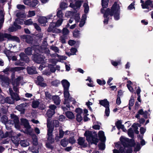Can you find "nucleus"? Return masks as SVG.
I'll use <instances>...</instances> for the list:
<instances>
[{"label": "nucleus", "mask_w": 153, "mask_h": 153, "mask_svg": "<svg viewBox=\"0 0 153 153\" xmlns=\"http://www.w3.org/2000/svg\"><path fill=\"white\" fill-rule=\"evenodd\" d=\"M49 68L50 69V71L52 73H54L56 71V68L53 66V65L52 64H49L48 65Z\"/></svg>", "instance_id": "09e8293b"}, {"label": "nucleus", "mask_w": 153, "mask_h": 153, "mask_svg": "<svg viewBox=\"0 0 153 153\" xmlns=\"http://www.w3.org/2000/svg\"><path fill=\"white\" fill-rule=\"evenodd\" d=\"M60 83V81L58 80H53L51 82V84L52 85L55 87L58 86V85Z\"/></svg>", "instance_id": "c9c22d12"}, {"label": "nucleus", "mask_w": 153, "mask_h": 153, "mask_svg": "<svg viewBox=\"0 0 153 153\" xmlns=\"http://www.w3.org/2000/svg\"><path fill=\"white\" fill-rule=\"evenodd\" d=\"M31 20L32 19H31L27 20L24 22V24L27 25H32L33 24V22Z\"/></svg>", "instance_id": "5fc2aeb1"}, {"label": "nucleus", "mask_w": 153, "mask_h": 153, "mask_svg": "<svg viewBox=\"0 0 153 153\" xmlns=\"http://www.w3.org/2000/svg\"><path fill=\"white\" fill-rule=\"evenodd\" d=\"M10 119L9 120L7 126L8 128V130L11 129L12 127L14 124L15 128L18 129H20L19 118L18 116L14 114H10Z\"/></svg>", "instance_id": "423d86ee"}, {"label": "nucleus", "mask_w": 153, "mask_h": 153, "mask_svg": "<svg viewBox=\"0 0 153 153\" xmlns=\"http://www.w3.org/2000/svg\"><path fill=\"white\" fill-rule=\"evenodd\" d=\"M75 7L77 8H79L81 5V1H76L75 3Z\"/></svg>", "instance_id": "338daca9"}, {"label": "nucleus", "mask_w": 153, "mask_h": 153, "mask_svg": "<svg viewBox=\"0 0 153 153\" xmlns=\"http://www.w3.org/2000/svg\"><path fill=\"white\" fill-rule=\"evenodd\" d=\"M26 70L27 73L29 74L32 75L34 74L37 73V72L36 70V68H34L33 67H27V68Z\"/></svg>", "instance_id": "aec40b11"}, {"label": "nucleus", "mask_w": 153, "mask_h": 153, "mask_svg": "<svg viewBox=\"0 0 153 153\" xmlns=\"http://www.w3.org/2000/svg\"><path fill=\"white\" fill-rule=\"evenodd\" d=\"M28 16L31 17L35 15V13L34 11H29L28 12Z\"/></svg>", "instance_id": "69168bd1"}, {"label": "nucleus", "mask_w": 153, "mask_h": 153, "mask_svg": "<svg viewBox=\"0 0 153 153\" xmlns=\"http://www.w3.org/2000/svg\"><path fill=\"white\" fill-rule=\"evenodd\" d=\"M29 134L32 136V142L33 145L34 146H36L38 144V139L37 138L36 135L32 133L31 132H29Z\"/></svg>", "instance_id": "dca6fc26"}, {"label": "nucleus", "mask_w": 153, "mask_h": 153, "mask_svg": "<svg viewBox=\"0 0 153 153\" xmlns=\"http://www.w3.org/2000/svg\"><path fill=\"white\" fill-rule=\"evenodd\" d=\"M11 96L12 97V100H15L16 101H17L20 100V99L18 95H17L14 93L11 94Z\"/></svg>", "instance_id": "72a5a7b5"}, {"label": "nucleus", "mask_w": 153, "mask_h": 153, "mask_svg": "<svg viewBox=\"0 0 153 153\" xmlns=\"http://www.w3.org/2000/svg\"><path fill=\"white\" fill-rule=\"evenodd\" d=\"M63 15L62 11L61 10H59L56 14L57 16L59 18H63Z\"/></svg>", "instance_id": "37998d69"}, {"label": "nucleus", "mask_w": 153, "mask_h": 153, "mask_svg": "<svg viewBox=\"0 0 153 153\" xmlns=\"http://www.w3.org/2000/svg\"><path fill=\"white\" fill-rule=\"evenodd\" d=\"M63 21V19L62 18H59V19H58L56 22L55 23V25L57 27L61 25Z\"/></svg>", "instance_id": "c03bdc74"}, {"label": "nucleus", "mask_w": 153, "mask_h": 153, "mask_svg": "<svg viewBox=\"0 0 153 153\" xmlns=\"http://www.w3.org/2000/svg\"><path fill=\"white\" fill-rule=\"evenodd\" d=\"M134 97H132V96L131 97V98L129 100L128 105L130 106H132L134 105Z\"/></svg>", "instance_id": "603ef678"}, {"label": "nucleus", "mask_w": 153, "mask_h": 153, "mask_svg": "<svg viewBox=\"0 0 153 153\" xmlns=\"http://www.w3.org/2000/svg\"><path fill=\"white\" fill-rule=\"evenodd\" d=\"M86 17H83V19H81L79 25V27H82L84 26L85 23V21L86 20Z\"/></svg>", "instance_id": "58836bf2"}, {"label": "nucleus", "mask_w": 153, "mask_h": 153, "mask_svg": "<svg viewBox=\"0 0 153 153\" xmlns=\"http://www.w3.org/2000/svg\"><path fill=\"white\" fill-rule=\"evenodd\" d=\"M99 104L105 108L110 107L109 102L107 99L100 100H99Z\"/></svg>", "instance_id": "f3484780"}, {"label": "nucleus", "mask_w": 153, "mask_h": 153, "mask_svg": "<svg viewBox=\"0 0 153 153\" xmlns=\"http://www.w3.org/2000/svg\"><path fill=\"white\" fill-rule=\"evenodd\" d=\"M80 19L79 14L78 13L75 14L74 16V19L76 23L78 22L79 21Z\"/></svg>", "instance_id": "a18cd8bd"}, {"label": "nucleus", "mask_w": 153, "mask_h": 153, "mask_svg": "<svg viewBox=\"0 0 153 153\" xmlns=\"http://www.w3.org/2000/svg\"><path fill=\"white\" fill-rule=\"evenodd\" d=\"M61 83L63 87V90H69L70 83L67 80L63 79Z\"/></svg>", "instance_id": "6ab92c4d"}, {"label": "nucleus", "mask_w": 153, "mask_h": 153, "mask_svg": "<svg viewBox=\"0 0 153 153\" xmlns=\"http://www.w3.org/2000/svg\"><path fill=\"white\" fill-rule=\"evenodd\" d=\"M97 82L100 85H104L106 83V82L104 79L101 80L100 79H97Z\"/></svg>", "instance_id": "49530a36"}, {"label": "nucleus", "mask_w": 153, "mask_h": 153, "mask_svg": "<svg viewBox=\"0 0 153 153\" xmlns=\"http://www.w3.org/2000/svg\"><path fill=\"white\" fill-rule=\"evenodd\" d=\"M24 104H21L16 107V109L18 111H21L22 113H24L25 112V109L24 108Z\"/></svg>", "instance_id": "c85d7f7f"}, {"label": "nucleus", "mask_w": 153, "mask_h": 153, "mask_svg": "<svg viewBox=\"0 0 153 153\" xmlns=\"http://www.w3.org/2000/svg\"><path fill=\"white\" fill-rule=\"evenodd\" d=\"M45 105L43 104L40 103L39 102V114H44L46 111Z\"/></svg>", "instance_id": "2eb2a0df"}, {"label": "nucleus", "mask_w": 153, "mask_h": 153, "mask_svg": "<svg viewBox=\"0 0 153 153\" xmlns=\"http://www.w3.org/2000/svg\"><path fill=\"white\" fill-rule=\"evenodd\" d=\"M105 143L102 142L99 143L98 145V146L99 149L101 150H103L105 149Z\"/></svg>", "instance_id": "a19ab883"}, {"label": "nucleus", "mask_w": 153, "mask_h": 153, "mask_svg": "<svg viewBox=\"0 0 153 153\" xmlns=\"http://www.w3.org/2000/svg\"><path fill=\"white\" fill-rule=\"evenodd\" d=\"M79 30L76 29H75L73 33V35L74 37L75 38L79 37Z\"/></svg>", "instance_id": "f704fd0d"}, {"label": "nucleus", "mask_w": 153, "mask_h": 153, "mask_svg": "<svg viewBox=\"0 0 153 153\" xmlns=\"http://www.w3.org/2000/svg\"><path fill=\"white\" fill-rule=\"evenodd\" d=\"M19 55L21 60L24 61L26 63L29 62V60L28 57L24 52L21 53Z\"/></svg>", "instance_id": "4468645a"}, {"label": "nucleus", "mask_w": 153, "mask_h": 153, "mask_svg": "<svg viewBox=\"0 0 153 153\" xmlns=\"http://www.w3.org/2000/svg\"><path fill=\"white\" fill-rule=\"evenodd\" d=\"M51 49L53 51L56 53H59V49L58 48L55 46H51Z\"/></svg>", "instance_id": "bf43d9fd"}, {"label": "nucleus", "mask_w": 153, "mask_h": 153, "mask_svg": "<svg viewBox=\"0 0 153 153\" xmlns=\"http://www.w3.org/2000/svg\"><path fill=\"white\" fill-rule=\"evenodd\" d=\"M109 0H102L101 5L102 7L101 9V13L103 14L104 19L103 21L104 25L108 24L109 19H112L114 16V19L118 20L120 19V7L117 2H115L111 8H107Z\"/></svg>", "instance_id": "f257e3e1"}, {"label": "nucleus", "mask_w": 153, "mask_h": 153, "mask_svg": "<svg viewBox=\"0 0 153 153\" xmlns=\"http://www.w3.org/2000/svg\"><path fill=\"white\" fill-rule=\"evenodd\" d=\"M69 33V30L66 28H64L62 30V34L63 36L66 35H68Z\"/></svg>", "instance_id": "6e6d98bb"}, {"label": "nucleus", "mask_w": 153, "mask_h": 153, "mask_svg": "<svg viewBox=\"0 0 153 153\" xmlns=\"http://www.w3.org/2000/svg\"><path fill=\"white\" fill-rule=\"evenodd\" d=\"M141 147L139 143H138L137 144L136 146L134 148V152H137L140 150Z\"/></svg>", "instance_id": "864d4df0"}, {"label": "nucleus", "mask_w": 153, "mask_h": 153, "mask_svg": "<svg viewBox=\"0 0 153 153\" xmlns=\"http://www.w3.org/2000/svg\"><path fill=\"white\" fill-rule=\"evenodd\" d=\"M56 27L55 23L51 22L49 25V27L47 29V31L48 32H51Z\"/></svg>", "instance_id": "cd10ccee"}, {"label": "nucleus", "mask_w": 153, "mask_h": 153, "mask_svg": "<svg viewBox=\"0 0 153 153\" xmlns=\"http://www.w3.org/2000/svg\"><path fill=\"white\" fill-rule=\"evenodd\" d=\"M49 108L48 110L55 112V109L57 107L54 105H51L49 106Z\"/></svg>", "instance_id": "de8ad7c7"}, {"label": "nucleus", "mask_w": 153, "mask_h": 153, "mask_svg": "<svg viewBox=\"0 0 153 153\" xmlns=\"http://www.w3.org/2000/svg\"><path fill=\"white\" fill-rule=\"evenodd\" d=\"M10 36H11V35L10 34L7 33L0 34V40L3 41L4 39V38L9 39V38Z\"/></svg>", "instance_id": "c756f323"}, {"label": "nucleus", "mask_w": 153, "mask_h": 153, "mask_svg": "<svg viewBox=\"0 0 153 153\" xmlns=\"http://www.w3.org/2000/svg\"><path fill=\"white\" fill-rule=\"evenodd\" d=\"M47 19L45 17L39 16V23L42 24L43 26H45L47 22Z\"/></svg>", "instance_id": "4be33fe9"}, {"label": "nucleus", "mask_w": 153, "mask_h": 153, "mask_svg": "<svg viewBox=\"0 0 153 153\" xmlns=\"http://www.w3.org/2000/svg\"><path fill=\"white\" fill-rule=\"evenodd\" d=\"M76 117V120L78 122H80L82 120L83 118L81 114H77Z\"/></svg>", "instance_id": "8fccbe9b"}, {"label": "nucleus", "mask_w": 153, "mask_h": 153, "mask_svg": "<svg viewBox=\"0 0 153 153\" xmlns=\"http://www.w3.org/2000/svg\"><path fill=\"white\" fill-rule=\"evenodd\" d=\"M69 143L72 144L76 142V140L74 137H70L68 139Z\"/></svg>", "instance_id": "4d7b16f0"}, {"label": "nucleus", "mask_w": 153, "mask_h": 153, "mask_svg": "<svg viewBox=\"0 0 153 153\" xmlns=\"http://www.w3.org/2000/svg\"><path fill=\"white\" fill-rule=\"evenodd\" d=\"M9 39H10L13 40L15 41L18 42H20L19 38L16 36H12L11 35V36L10 37Z\"/></svg>", "instance_id": "ea45409f"}, {"label": "nucleus", "mask_w": 153, "mask_h": 153, "mask_svg": "<svg viewBox=\"0 0 153 153\" xmlns=\"http://www.w3.org/2000/svg\"><path fill=\"white\" fill-rule=\"evenodd\" d=\"M65 115L67 118L70 119H73L75 118L74 115L72 112L68 111L66 112Z\"/></svg>", "instance_id": "bb28decb"}, {"label": "nucleus", "mask_w": 153, "mask_h": 153, "mask_svg": "<svg viewBox=\"0 0 153 153\" xmlns=\"http://www.w3.org/2000/svg\"><path fill=\"white\" fill-rule=\"evenodd\" d=\"M13 100L12 99V97H7L5 98L3 96L1 97L0 98V101L2 104H4L5 103H8L9 104H12L13 103Z\"/></svg>", "instance_id": "9d476101"}, {"label": "nucleus", "mask_w": 153, "mask_h": 153, "mask_svg": "<svg viewBox=\"0 0 153 153\" xmlns=\"http://www.w3.org/2000/svg\"><path fill=\"white\" fill-rule=\"evenodd\" d=\"M47 127L48 128L47 133L48 142L46 143V146L47 148L52 149L53 148V147L51 144L54 142V139L53 135L54 127L52 125H51L50 123H48L47 125Z\"/></svg>", "instance_id": "7ed1b4c3"}, {"label": "nucleus", "mask_w": 153, "mask_h": 153, "mask_svg": "<svg viewBox=\"0 0 153 153\" xmlns=\"http://www.w3.org/2000/svg\"><path fill=\"white\" fill-rule=\"evenodd\" d=\"M22 136L21 134L18 133L16 134V136L13 137L11 139L13 143L15 144H19V141L21 140L20 137Z\"/></svg>", "instance_id": "ddd939ff"}, {"label": "nucleus", "mask_w": 153, "mask_h": 153, "mask_svg": "<svg viewBox=\"0 0 153 153\" xmlns=\"http://www.w3.org/2000/svg\"><path fill=\"white\" fill-rule=\"evenodd\" d=\"M1 121L5 125L6 129L8 130V128L7 126L8 123V120L7 117L6 115H3L1 118Z\"/></svg>", "instance_id": "412c9836"}, {"label": "nucleus", "mask_w": 153, "mask_h": 153, "mask_svg": "<svg viewBox=\"0 0 153 153\" xmlns=\"http://www.w3.org/2000/svg\"><path fill=\"white\" fill-rule=\"evenodd\" d=\"M32 107L35 108L38 107V100L36 101H33L32 102L31 104Z\"/></svg>", "instance_id": "e433bc0d"}, {"label": "nucleus", "mask_w": 153, "mask_h": 153, "mask_svg": "<svg viewBox=\"0 0 153 153\" xmlns=\"http://www.w3.org/2000/svg\"><path fill=\"white\" fill-rule=\"evenodd\" d=\"M47 45L48 44L47 41H44L42 42V45L40 46V47L39 46V48H40V49H41L42 50H45L47 48ZM40 52V50L39 48V52Z\"/></svg>", "instance_id": "473e14b6"}, {"label": "nucleus", "mask_w": 153, "mask_h": 153, "mask_svg": "<svg viewBox=\"0 0 153 153\" xmlns=\"http://www.w3.org/2000/svg\"><path fill=\"white\" fill-rule=\"evenodd\" d=\"M99 139L102 142L105 143L106 140V137L104 135V133L102 131H100L98 132Z\"/></svg>", "instance_id": "a211bd4d"}, {"label": "nucleus", "mask_w": 153, "mask_h": 153, "mask_svg": "<svg viewBox=\"0 0 153 153\" xmlns=\"http://www.w3.org/2000/svg\"><path fill=\"white\" fill-rule=\"evenodd\" d=\"M33 46H32L31 47H28L25 50V54L28 56H30L32 55V51L33 50Z\"/></svg>", "instance_id": "a878e982"}, {"label": "nucleus", "mask_w": 153, "mask_h": 153, "mask_svg": "<svg viewBox=\"0 0 153 153\" xmlns=\"http://www.w3.org/2000/svg\"><path fill=\"white\" fill-rule=\"evenodd\" d=\"M70 51L72 55H74L76 54V53L77 51V50L75 48H72L71 49Z\"/></svg>", "instance_id": "774afa93"}, {"label": "nucleus", "mask_w": 153, "mask_h": 153, "mask_svg": "<svg viewBox=\"0 0 153 153\" xmlns=\"http://www.w3.org/2000/svg\"><path fill=\"white\" fill-rule=\"evenodd\" d=\"M33 146L31 149L32 152L33 153H38V147Z\"/></svg>", "instance_id": "680f3d73"}, {"label": "nucleus", "mask_w": 153, "mask_h": 153, "mask_svg": "<svg viewBox=\"0 0 153 153\" xmlns=\"http://www.w3.org/2000/svg\"><path fill=\"white\" fill-rule=\"evenodd\" d=\"M120 141L124 148L128 147L126 150V153H132V149L131 147H134L136 143L134 139H129L128 138H125L122 136L120 137Z\"/></svg>", "instance_id": "20e7f679"}, {"label": "nucleus", "mask_w": 153, "mask_h": 153, "mask_svg": "<svg viewBox=\"0 0 153 153\" xmlns=\"http://www.w3.org/2000/svg\"><path fill=\"white\" fill-rule=\"evenodd\" d=\"M1 79L5 83L9 84H10V80L8 77L5 76L2 77V78H1Z\"/></svg>", "instance_id": "79ce46f5"}, {"label": "nucleus", "mask_w": 153, "mask_h": 153, "mask_svg": "<svg viewBox=\"0 0 153 153\" xmlns=\"http://www.w3.org/2000/svg\"><path fill=\"white\" fill-rule=\"evenodd\" d=\"M45 96L47 98L50 100L52 99L53 96L51 95V94L48 91H46L45 92Z\"/></svg>", "instance_id": "3c124183"}, {"label": "nucleus", "mask_w": 153, "mask_h": 153, "mask_svg": "<svg viewBox=\"0 0 153 153\" xmlns=\"http://www.w3.org/2000/svg\"><path fill=\"white\" fill-rule=\"evenodd\" d=\"M64 96L65 98L63 104L66 105V107L64 106H61L64 111L68 109L67 108H70L72 106V104H75L76 101L75 99L70 96L69 90L64 89Z\"/></svg>", "instance_id": "f03ea898"}, {"label": "nucleus", "mask_w": 153, "mask_h": 153, "mask_svg": "<svg viewBox=\"0 0 153 153\" xmlns=\"http://www.w3.org/2000/svg\"><path fill=\"white\" fill-rule=\"evenodd\" d=\"M17 23L20 25H22L23 24L24 20L23 19L17 18L15 19V21Z\"/></svg>", "instance_id": "13d9d810"}, {"label": "nucleus", "mask_w": 153, "mask_h": 153, "mask_svg": "<svg viewBox=\"0 0 153 153\" xmlns=\"http://www.w3.org/2000/svg\"><path fill=\"white\" fill-rule=\"evenodd\" d=\"M34 53L33 54L32 59L35 62L38 64V46H35L33 47Z\"/></svg>", "instance_id": "1a4fd4ad"}, {"label": "nucleus", "mask_w": 153, "mask_h": 153, "mask_svg": "<svg viewBox=\"0 0 153 153\" xmlns=\"http://www.w3.org/2000/svg\"><path fill=\"white\" fill-rule=\"evenodd\" d=\"M77 141L79 145L82 146L84 148H85L87 146L86 145L84 144L85 140L83 138L79 137L77 140Z\"/></svg>", "instance_id": "b1692460"}, {"label": "nucleus", "mask_w": 153, "mask_h": 153, "mask_svg": "<svg viewBox=\"0 0 153 153\" xmlns=\"http://www.w3.org/2000/svg\"><path fill=\"white\" fill-rule=\"evenodd\" d=\"M21 126H23L27 130L31 128L28 120L26 119L22 118L21 119Z\"/></svg>", "instance_id": "9b49d317"}, {"label": "nucleus", "mask_w": 153, "mask_h": 153, "mask_svg": "<svg viewBox=\"0 0 153 153\" xmlns=\"http://www.w3.org/2000/svg\"><path fill=\"white\" fill-rule=\"evenodd\" d=\"M68 144V140L66 138H64L62 139L61 141L60 144L63 147H66Z\"/></svg>", "instance_id": "2f4dec72"}, {"label": "nucleus", "mask_w": 153, "mask_h": 153, "mask_svg": "<svg viewBox=\"0 0 153 153\" xmlns=\"http://www.w3.org/2000/svg\"><path fill=\"white\" fill-rule=\"evenodd\" d=\"M76 42L74 40H69L68 41V44L71 46H72L76 44Z\"/></svg>", "instance_id": "0e129e2a"}, {"label": "nucleus", "mask_w": 153, "mask_h": 153, "mask_svg": "<svg viewBox=\"0 0 153 153\" xmlns=\"http://www.w3.org/2000/svg\"><path fill=\"white\" fill-rule=\"evenodd\" d=\"M19 143L22 146L26 147L29 145V143L27 140H20Z\"/></svg>", "instance_id": "393cba45"}, {"label": "nucleus", "mask_w": 153, "mask_h": 153, "mask_svg": "<svg viewBox=\"0 0 153 153\" xmlns=\"http://www.w3.org/2000/svg\"><path fill=\"white\" fill-rule=\"evenodd\" d=\"M128 134L129 136L131 137L132 138H133L134 137V132L132 128H130L128 130Z\"/></svg>", "instance_id": "4c0bfd02"}, {"label": "nucleus", "mask_w": 153, "mask_h": 153, "mask_svg": "<svg viewBox=\"0 0 153 153\" xmlns=\"http://www.w3.org/2000/svg\"><path fill=\"white\" fill-rule=\"evenodd\" d=\"M53 102L56 105H58L60 104L61 100L58 95L53 96L52 98Z\"/></svg>", "instance_id": "5701e85b"}, {"label": "nucleus", "mask_w": 153, "mask_h": 153, "mask_svg": "<svg viewBox=\"0 0 153 153\" xmlns=\"http://www.w3.org/2000/svg\"><path fill=\"white\" fill-rule=\"evenodd\" d=\"M93 133L94 134V135L92 134V131H86L84 135L86 137V140L88 143H90L91 144H93L97 145L99 140L98 138L96 132L94 131Z\"/></svg>", "instance_id": "0eeeda50"}, {"label": "nucleus", "mask_w": 153, "mask_h": 153, "mask_svg": "<svg viewBox=\"0 0 153 153\" xmlns=\"http://www.w3.org/2000/svg\"><path fill=\"white\" fill-rule=\"evenodd\" d=\"M105 113L106 116L108 117L109 115L110 114V109L109 107H106Z\"/></svg>", "instance_id": "052dcab7"}, {"label": "nucleus", "mask_w": 153, "mask_h": 153, "mask_svg": "<svg viewBox=\"0 0 153 153\" xmlns=\"http://www.w3.org/2000/svg\"><path fill=\"white\" fill-rule=\"evenodd\" d=\"M17 8L20 10L25 9V6L24 5L18 4L17 5Z\"/></svg>", "instance_id": "e2e57ef3"}, {"label": "nucleus", "mask_w": 153, "mask_h": 153, "mask_svg": "<svg viewBox=\"0 0 153 153\" xmlns=\"http://www.w3.org/2000/svg\"><path fill=\"white\" fill-rule=\"evenodd\" d=\"M38 1L37 0H30L29 6L30 7H33L38 4Z\"/></svg>", "instance_id": "7c9ffc66"}, {"label": "nucleus", "mask_w": 153, "mask_h": 153, "mask_svg": "<svg viewBox=\"0 0 153 153\" xmlns=\"http://www.w3.org/2000/svg\"><path fill=\"white\" fill-rule=\"evenodd\" d=\"M55 112H54V111H51L49 110H48L46 113V116L48 118L47 119V125L48 123H50L51 125V118L55 114Z\"/></svg>", "instance_id": "f8f14e48"}, {"label": "nucleus", "mask_w": 153, "mask_h": 153, "mask_svg": "<svg viewBox=\"0 0 153 153\" xmlns=\"http://www.w3.org/2000/svg\"><path fill=\"white\" fill-rule=\"evenodd\" d=\"M24 69V68L22 67H17L11 68L10 71L12 72L11 76V80H13L15 78V72L16 71H20Z\"/></svg>", "instance_id": "6e6552de"}, {"label": "nucleus", "mask_w": 153, "mask_h": 153, "mask_svg": "<svg viewBox=\"0 0 153 153\" xmlns=\"http://www.w3.org/2000/svg\"><path fill=\"white\" fill-rule=\"evenodd\" d=\"M20 38L21 40H25L26 42L33 46V48L35 46H38V34H32V36L24 34L20 36Z\"/></svg>", "instance_id": "39448f33"}]
</instances>
